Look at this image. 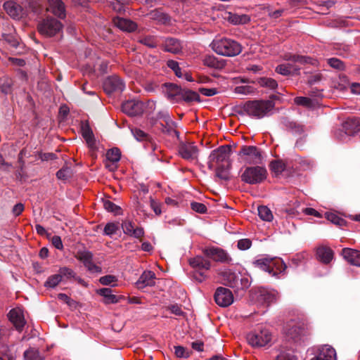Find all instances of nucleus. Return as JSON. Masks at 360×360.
Masks as SVG:
<instances>
[{"instance_id": "11", "label": "nucleus", "mask_w": 360, "mask_h": 360, "mask_svg": "<svg viewBox=\"0 0 360 360\" xmlns=\"http://www.w3.org/2000/svg\"><path fill=\"white\" fill-rule=\"evenodd\" d=\"M231 148L230 146L226 145L219 147L217 149L212 151L209 156L211 161H214L218 165L229 163V159L231 155Z\"/></svg>"}, {"instance_id": "55", "label": "nucleus", "mask_w": 360, "mask_h": 360, "mask_svg": "<svg viewBox=\"0 0 360 360\" xmlns=\"http://www.w3.org/2000/svg\"><path fill=\"white\" fill-rule=\"evenodd\" d=\"M77 259L84 264L93 259V254L89 250H82L77 252Z\"/></svg>"}, {"instance_id": "41", "label": "nucleus", "mask_w": 360, "mask_h": 360, "mask_svg": "<svg viewBox=\"0 0 360 360\" xmlns=\"http://www.w3.org/2000/svg\"><path fill=\"white\" fill-rule=\"evenodd\" d=\"M181 98L186 102L200 101L199 94L191 90H182Z\"/></svg>"}, {"instance_id": "33", "label": "nucleus", "mask_w": 360, "mask_h": 360, "mask_svg": "<svg viewBox=\"0 0 360 360\" xmlns=\"http://www.w3.org/2000/svg\"><path fill=\"white\" fill-rule=\"evenodd\" d=\"M115 25L120 30L132 32L136 30V24L129 19L118 18L115 20Z\"/></svg>"}, {"instance_id": "63", "label": "nucleus", "mask_w": 360, "mask_h": 360, "mask_svg": "<svg viewBox=\"0 0 360 360\" xmlns=\"http://www.w3.org/2000/svg\"><path fill=\"white\" fill-rule=\"evenodd\" d=\"M124 233L130 236L133 230L135 229L133 223L129 220H125L122 224Z\"/></svg>"}, {"instance_id": "42", "label": "nucleus", "mask_w": 360, "mask_h": 360, "mask_svg": "<svg viewBox=\"0 0 360 360\" xmlns=\"http://www.w3.org/2000/svg\"><path fill=\"white\" fill-rule=\"evenodd\" d=\"M120 157V150L117 148L110 149L106 153V158L108 162H118Z\"/></svg>"}, {"instance_id": "19", "label": "nucleus", "mask_w": 360, "mask_h": 360, "mask_svg": "<svg viewBox=\"0 0 360 360\" xmlns=\"http://www.w3.org/2000/svg\"><path fill=\"white\" fill-rule=\"evenodd\" d=\"M222 282L225 285L239 290V276L230 269H224L221 273Z\"/></svg>"}, {"instance_id": "39", "label": "nucleus", "mask_w": 360, "mask_h": 360, "mask_svg": "<svg viewBox=\"0 0 360 360\" xmlns=\"http://www.w3.org/2000/svg\"><path fill=\"white\" fill-rule=\"evenodd\" d=\"M258 215L263 221H271L274 217L271 210L264 205L258 207Z\"/></svg>"}, {"instance_id": "64", "label": "nucleus", "mask_w": 360, "mask_h": 360, "mask_svg": "<svg viewBox=\"0 0 360 360\" xmlns=\"http://www.w3.org/2000/svg\"><path fill=\"white\" fill-rule=\"evenodd\" d=\"M84 265L89 271H91L92 273L101 272V268L94 263L93 259H91V260H89Z\"/></svg>"}, {"instance_id": "17", "label": "nucleus", "mask_w": 360, "mask_h": 360, "mask_svg": "<svg viewBox=\"0 0 360 360\" xmlns=\"http://www.w3.org/2000/svg\"><path fill=\"white\" fill-rule=\"evenodd\" d=\"M47 11L51 13L58 18L64 19L66 16V11L62 0H47Z\"/></svg>"}, {"instance_id": "23", "label": "nucleus", "mask_w": 360, "mask_h": 360, "mask_svg": "<svg viewBox=\"0 0 360 360\" xmlns=\"http://www.w3.org/2000/svg\"><path fill=\"white\" fill-rule=\"evenodd\" d=\"M1 39L6 41L11 46L17 48L19 45V39L16 35L13 26L7 25L4 32L1 33Z\"/></svg>"}, {"instance_id": "44", "label": "nucleus", "mask_w": 360, "mask_h": 360, "mask_svg": "<svg viewBox=\"0 0 360 360\" xmlns=\"http://www.w3.org/2000/svg\"><path fill=\"white\" fill-rule=\"evenodd\" d=\"M174 351L176 356L178 358L187 359L191 354V351L180 345L174 346Z\"/></svg>"}, {"instance_id": "21", "label": "nucleus", "mask_w": 360, "mask_h": 360, "mask_svg": "<svg viewBox=\"0 0 360 360\" xmlns=\"http://www.w3.org/2000/svg\"><path fill=\"white\" fill-rule=\"evenodd\" d=\"M4 8L15 20L20 19L24 15L22 7L12 1L5 2L4 4Z\"/></svg>"}, {"instance_id": "8", "label": "nucleus", "mask_w": 360, "mask_h": 360, "mask_svg": "<svg viewBox=\"0 0 360 360\" xmlns=\"http://www.w3.org/2000/svg\"><path fill=\"white\" fill-rule=\"evenodd\" d=\"M238 155L239 159L249 164H259L262 161L261 152L254 146H243Z\"/></svg>"}, {"instance_id": "51", "label": "nucleus", "mask_w": 360, "mask_h": 360, "mask_svg": "<svg viewBox=\"0 0 360 360\" xmlns=\"http://www.w3.org/2000/svg\"><path fill=\"white\" fill-rule=\"evenodd\" d=\"M167 65L168 68L174 71L175 75L179 78L182 77L183 75L181 72V70L179 67V63L174 60H169L167 62Z\"/></svg>"}, {"instance_id": "25", "label": "nucleus", "mask_w": 360, "mask_h": 360, "mask_svg": "<svg viewBox=\"0 0 360 360\" xmlns=\"http://www.w3.org/2000/svg\"><path fill=\"white\" fill-rule=\"evenodd\" d=\"M345 134L352 136L360 131V122L356 117L347 118L342 124Z\"/></svg>"}, {"instance_id": "45", "label": "nucleus", "mask_w": 360, "mask_h": 360, "mask_svg": "<svg viewBox=\"0 0 360 360\" xmlns=\"http://www.w3.org/2000/svg\"><path fill=\"white\" fill-rule=\"evenodd\" d=\"M294 102L295 104L301 106H304L306 108H311L313 107V101L308 98L304 96H297L295 97L294 99Z\"/></svg>"}, {"instance_id": "10", "label": "nucleus", "mask_w": 360, "mask_h": 360, "mask_svg": "<svg viewBox=\"0 0 360 360\" xmlns=\"http://www.w3.org/2000/svg\"><path fill=\"white\" fill-rule=\"evenodd\" d=\"M179 155L188 161H195L198 159L199 150L194 143L181 142L178 147Z\"/></svg>"}, {"instance_id": "15", "label": "nucleus", "mask_w": 360, "mask_h": 360, "mask_svg": "<svg viewBox=\"0 0 360 360\" xmlns=\"http://www.w3.org/2000/svg\"><path fill=\"white\" fill-rule=\"evenodd\" d=\"M122 111L129 116L140 115L143 112V105L135 100L127 101L122 105Z\"/></svg>"}, {"instance_id": "9", "label": "nucleus", "mask_w": 360, "mask_h": 360, "mask_svg": "<svg viewBox=\"0 0 360 360\" xmlns=\"http://www.w3.org/2000/svg\"><path fill=\"white\" fill-rule=\"evenodd\" d=\"M62 24L58 20L49 17L38 25L39 32L46 37H52L58 33L62 29Z\"/></svg>"}, {"instance_id": "53", "label": "nucleus", "mask_w": 360, "mask_h": 360, "mask_svg": "<svg viewBox=\"0 0 360 360\" xmlns=\"http://www.w3.org/2000/svg\"><path fill=\"white\" fill-rule=\"evenodd\" d=\"M326 219L334 224L338 226H343L345 224V221L334 213H326Z\"/></svg>"}, {"instance_id": "28", "label": "nucleus", "mask_w": 360, "mask_h": 360, "mask_svg": "<svg viewBox=\"0 0 360 360\" xmlns=\"http://www.w3.org/2000/svg\"><path fill=\"white\" fill-rule=\"evenodd\" d=\"M281 124L286 130L295 135H301L304 131L303 125L294 122L288 117H283L281 120Z\"/></svg>"}, {"instance_id": "57", "label": "nucleus", "mask_w": 360, "mask_h": 360, "mask_svg": "<svg viewBox=\"0 0 360 360\" xmlns=\"http://www.w3.org/2000/svg\"><path fill=\"white\" fill-rule=\"evenodd\" d=\"M234 92L240 95H249L254 92L253 87L251 86H238L235 88Z\"/></svg>"}, {"instance_id": "49", "label": "nucleus", "mask_w": 360, "mask_h": 360, "mask_svg": "<svg viewBox=\"0 0 360 360\" xmlns=\"http://www.w3.org/2000/svg\"><path fill=\"white\" fill-rule=\"evenodd\" d=\"M271 169L272 172L278 174L281 173L285 168V165L282 160H274L271 162Z\"/></svg>"}, {"instance_id": "48", "label": "nucleus", "mask_w": 360, "mask_h": 360, "mask_svg": "<svg viewBox=\"0 0 360 360\" xmlns=\"http://www.w3.org/2000/svg\"><path fill=\"white\" fill-rule=\"evenodd\" d=\"M328 64L333 68L338 70H345V65L344 63L337 58H330L327 59Z\"/></svg>"}, {"instance_id": "4", "label": "nucleus", "mask_w": 360, "mask_h": 360, "mask_svg": "<svg viewBox=\"0 0 360 360\" xmlns=\"http://www.w3.org/2000/svg\"><path fill=\"white\" fill-rule=\"evenodd\" d=\"M210 46L217 54L227 57L238 56L242 51V46L238 42L226 37L214 39Z\"/></svg>"}, {"instance_id": "43", "label": "nucleus", "mask_w": 360, "mask_h": 360, "mask_svg": "<svg viewBox=\"0 0 360 360\" xmlns=\"http://www.w3.org/2000/svg\"><path fill=\"white\" fill-rule=\"evenodd\" d=\"M62 281L61 275L59 274L50 276L44 283L48 288H53Z\"/></svg>"}, {"instance_id": "26", "label": "nucleus", "mask_w": 360, "mask_h": 360, "mask_svg": "<svg viewBox=\"0 0 360 360\" xmlns=\"http://www.w3.org/2000/svg\"><path fill=\"white\" fill-rule=\"evenodd\" d=\"M224 18L233 25H245L250 21V18L248 15L232 12H226Z\"/></svg>"}, {"instance_id": "6", "label": "nucleus", "mask_w": 360, "mask_h": 360, "mask_svg": "<svg viewBox=\"0 0 360 360\" xmlns=\"http://www.w3.org/2000/svg\"><path fill=\"white\" fill-rule=\"evenodd\" d=\"M266 169L262 167H248L242 173L241 181L248 184H258L266 178Z\"/></svg>"}, {"instance_id": "61", "label": "nucleus", "mask_w": 360, "mask_h": 360, "mask_svg": "<svg viewBox=\"0 0 360 360\" xmlns=\"http://www.w3.org/2000/svg\"><path fill=\"white\" fill-rule=\"evenodd\" d=\"M191 207L198 213L204 214L207 212V207L201 202H193L191 203Z\"/></svg>"}, {"instance_id": "2", "label": "nucleus", "mask_w": 360, "mask_h": 360, "mask_svg": "<svg viewBox=\"0 0 360 360\" xmlns=\"http://www.w3.org/2000/svg\"><path fill=\"white\" fill-rule=\"evenodd\" d=\"M285 338L296 345H301L309 340V332L307 326L298 320H290L284 327Z\"/></svg>"}, {"instance_id": "52", "label": "nucleus", "mask_w": 360, "mask_h": 360, "mask_svg": "<svg viewBox=\"0 0 360 360\" xmlns=\"http://www.w3.org/2000/svg\"><path fill=\"white\" fill-rule=\"evenodd\" d=\"M165 118L167 119V124L169 126L167 129H166V131L171 136L174 135L177 138L179 136V132L173 128L175 126V122L170 120L169 115L168 113L166 114Z\"/></svg>"}, {"instance_id": "40", "label": "nucleus", "mask_w": 360, "mask_h": 360, "mask_svg": "<svg viewBox=\"0 0 360 360\" xmlns=\"http://www.w3.org/2000/svg\"><path fill=\"white\" fill-rule=\"evenodd\" d=\"M25 360H44V356L40 354L38 349L30 348L24 352Z\"/></svg>"}, {"instance_id": "32", "label": "nucleus", "mask_w": 360, "mask_h": 360, "mask_svg": "<svg viewBox=\"0 0 360 360\" xmlns=\"http://www.w3.org/2000/svg\"><path fill=\"white\" fill-rule=\"evenodd\" d=\"M163 49L165 51L172 53H178L182 46L180 41L174 38H166L164 41Z\"/></svg>"}, {"instance_id": "56", "label": "nucleus", "mask_w": 360, "mask_h": 360, "mask_svg": "<svg viewBox=\"0 0 360 360\" xmlns=\"http://www.w3.org/2000/svg\"><path fill=\"white\" fill-rule=\"evenodd\" d=\"M103 207L108 212L118 214L120 212V207L110 200H105L103 202Z\"/></svg>"}, {"instance_id": "3", "label": "nucleus", "mask_w": 360, "mask_h": 360, "mask_svg": "<svg viewBox=\"0 0 360 360\" xmlns=\"http://www.w3.org/2000/svg\"><path fill=\"white\" fill-rule=\"evenodd\" d=\"M285 59L290 62L278 65L275 71L279 75L283 76H295L300 75V68L299 64H314L315 60L310 57L300 55L285 56Z\"/></svg>"}, {"instance_id": "34", "label": "nucleus", "mask_w": 360, "mask_h": 360, "mask_svg": "<svg viewBox=\"0 0 360 360\" xmlns=\"http://www.w3.org/2000/svg\"><path fill=\"white\" fill-rule=\"evenodd\" d=\"M316 255L321 262L328 264L333 259V252L329 248L320 247L316 250Z\"/></svg>"}, {"instance_id": "12", "label": "nucleus", "mask_w": 360, "mask_h": 360, "mask_svg": "<svg viewBox=\"0 0 360 360\" xmlns=\"http://www.w3.org/2000/svg\"><path fill=\"white\" fill-rule=\"evenodd\" d=\"M214 301L219 307H227L233 302L232 292L226 288L219 287L214 295Z\"/></svg>"}, {"instance_id": "27", "label": "nucleus", "mask_w": 360, "mask_h": 360, "mask_svg": "<svg viewBox=\"0 0 360 360\" xmlns=\"http://www.w3.org/2000/svg\"><path fill=\"white\" fill-rule=\"evenodd\" d=\"M9 320L13 323L15 327L21 330L25 324L22 312L19 309H11L8 314Z\"/></svg>"}, {"instance_id": "46", "label": "nucleus", "mask_w": 360, "mask_h": 360, "mask_svg": "<svg viewBox=\"0 0 360 360\" xmlns=\"http://www.w3.org/2000/svg\"><path fill=\"white\" fill-rule=\"evenodd\" d=\"M286 12L287 10L283 8H281L276 10H274L270 7L267 8L268 16L274 20H276L280 17L283 16Z\"/></svg>"}, {"instance_id": "62", "label": "nucleus", "mask_w": 360, "mask_h": 360, "mask_svg": "<svg viewBox=\"0 0 360 360\" xmlns=\"http://www.w3.org/2000/svg\"><path fill=\"white\" fill-rule=\"evenodd\" d=\"M276 360H297V358L290 352L282 351L278 354Z\"/></svg>"}, {"instance_id": "5", "label": "nucleus", "mask_w": 360, "mask_h": 360, "mask_svg": "<svg viewBox=\"0 0 360 360\" xmlns=\"http://www.w3.org/2000/svg\"><path fill=\"white\" fill-rule=\"evenodd\" d=\"M256 267L266 271L271 276L279 278V275L284 274L287 268L286 264L281 258L264 256L253 262Z\"/></svg>"}, {"instance_id": "35", "label": "nucleus", "mask_w": 360, "mask_h": 360, "mask_svg": "<svg viewBox=\"0 0 360 360\" xmlns=\"http://www.w3.org/2000/svg\"><path fill=\"white\" fill-rule=\"evenodd\" d=\"M138 41L148 48L154 49L159 45L160 38L155 35L147 34L141 36Z\"/></svg>"}, {"instance_id": "38", "label": "nucleus", "mask_w": 360, "mask_h": 360, "mask_svg": "<svg viewBox=\"0 0 360 360\" xmlns=\"http://www.w3.org/2000/svg\"><path fill=\"white\" fill-rule=\"evenodd\" d=\"M229 163L221 165H218L215 169L216 176L221 180L229 181L231 178L230 176V166Z\"/></svg>"}, {"instance_id": "60", "label": "nucleus", "mask_w": 360, "mask_h": 360, "mask_svg": "<svg viewBox=\"0 0 360 360\" xmlns=\"http://www.w3.org/2000/svg\"><path fill=\"white\" fill-rule=\"evenodd\" d=\"M117 281V277L113 275H106L101 276L99 278V282L103 285H111L112 283H115Z\"/></svg>"}, {"instance_id": "1", "label": "nucleus", "mask_w": 360, "mask_h": 360, "mask_svg": "<svg viewBox=\"0 0 360 360\" xmlns=\"http://www.w3.org/2000/svg\"><path fill=\"white\" fill-rule=\"evenodd\" d=\"M274 103L269 100H255L247 101L240 108L241 113L255 119H262L271 115Z\"/></svg>"}, {"instance_id": "7", "label": "nucleus", "mask_w": 360, "mask_h": 360, "mask_svg": "<svg viewBox=\"0 0 360 360\" xmlns=\"http://www.w3.org/2000/svg\"><path fill=\"white\" fill-rule=\"evenodd\" d=\"M248 343L255 347H262L271 340V334L267 329L255 330L247 336Z\"/></svg>"}, {"instance_id": "29", "label": "nucleus", "mask_w": 360, "mask_h": 360, "mask_svg": "<svg viewBox=\"0 0 360 360\" xmlns=\"http://www.w3.org/2000/svg\"><path fill=\"white\" fill-rule=\"evenodd\" d=\"M131 131L134 137L137 141L147 142V143H146L147 145L146 146V147H147V148L150 147L153 150H156V148H157L156 145L152 141L150 136L148 134H146L145 131H143L139 129H137V128L131 129Z\"/></svg>"}, {"instance_id": "16", "label": "nucleus", "mask_w": 360, "mask_h": 360, "mask_svg": "<svg viewBox=\"0 0 360 360\" xmlns=\"http://www.w3.org/2000/svg\"><path fill=\"white\" fill-rule=\"evenodd\" d=\"M277 292L266 288H260L257 292V301L259 304L269 306L276 300Z\"/></svg>"}, {"instance_id": "24", "label": "nucleus", "mask_w": 360, "mask_h": 360, "mask_svg": "<svg viewBox=\"0 0 360 360\" xmlns=\"http://www.w3.org/2000/svg\"><path fill=\"white\" fill-rule=\"evenodd\" d=\"M155 274L151 271H144L139 280L136 281V285L138 288H143L146 286H153L155 284Z\"/></svg>"}, {"instance_id": "47", "label": "nucleus", "mask_w": 360, "mask_h": 360, "mask_svg": "<svg viewBox=\"0 0 360 360\" xmlns=\"http://www.w3.org/2000/svg\"><path fill=\"white\" fill-rule=\"evenodd\" d=\"M204 64L210 68H220L222 65L214 56H207L204 59Z\"/></svg>"}, {"instance_id": "36", "label": "nucleus", "mask_w": 360, "mask_h": 360, "mask_svg": "<svg viewBox=\"0 0 360 360\" xmlns=\"http://www.w3.org/2000/svg\"><path fill=\"white\" fill-rule=\"evenodd\" d=\"M98 293L105 298V303L106 304L117 303L122 299V297H117L113 295L110 288H101L99 290Z\"/></svg>"}, {"instance_id": "59", "label": "nucleus", "mask_w": 360, "mask_h": 360, "mask_svg": "<svg viewBox=\"0 0 360 360\" xmlns=\"http://www.w3.org/2000/svg\"><path fill=\"white\" fill-rule=\"evenodd\" d=\"M150 15L152 18H154L163 24L167 23L169 20L168 15L159 11H154L151 13Z\"/></svg>"}, {"instance_id": "14", "label": "nucleus", "mask_w": 360, "mask_h": 360, "mask_svg": "<svg viewBox=\"0 0 360 360\" xmlns=\"http://www.w3.org/2000/svg\"><path fill=\"white\" fill-rule=\"evenodd\" d=\"M103 89L107 94L122 92L125 89V83L118 76H110L105 80L103 83Z\"/></svg>"}, {"instance_id": "31", "label": "nucleus", "mask_w": 360, "mask_h": 360, "mask_svg": "<svg viewBox=\"0 0 360 360\" xmlns=\"http://www.w3.org/2000/svg\"><path fill=\"white\" fill-rule=\"evenodd\" d=\"M342 256L351 264L360 267V251L344 248L342 250Z\"/></svg>"}, {"instance_id": "50", "label": "nucleus", "mask_w": 360, "mask_h": 360, "mask_svg": "<svg viewBox=\"0 0 360 360\" xmlns=\"http://www.w3.org/2000/svg\"><path fill=\"white\" fill-rule=\"evenodd\" d=\"M119 229V226L117 224L110 222L108 223L104 227V234L108 236H112L115 234Z\"/></svg>"}, {"instance_id": "13", "label": "nucleus", "mask_w": 360, "mask_h": 360, "mask_svg": "<svg viewBox=\"0 0 360 360\" xmlns=\"http://www.w3.org/2000/svg\"><path fill=\"white\" fill-rule=\"evenodd\" d=\"M203 252L206 256L218 262L230 264L232 262V259L228 252L217 247L207 248Z\"/></svg>"}, {"instance_id": "58", "label": "nucleus", "mask_w": 360, "mask_h": 360, "mask_svg": "<svg viewBox=\"0 0 360 360\" xmlns=\"http://www.w3.org/2000/svg\"><path fill=\"white\" fill-rule=\"evenodd\" d=\"M59 274L61 275V278L63 277H65L67 278H75L76 277L75 271L66 266L60 268Z\"/></svg>"}, {"instance_id": "22", "label": "nucleus", "mask_w": 360, "mask_h": 360, "mask_svg": "<svg viewBox=\"0 0 360 360\" xmlns=\"http://www.w3.org/2000/svg\"><path fill=\"white\" fill-rule=\"evenodd\" d=\"M81 131L82 135L89 148L92 150H95L96 149V139L93 131L87 122L82 123Z\"/></svg>"}, {"instance_id": "18", "label": "nucleus", "mask_w": 360, "mask_h": 360, "mask_svg": "<svg viewBox=\"0 0 360 360\" xmlns=\"http://www.w3.org/2000/svg\"><path fill=\"white\" fill-rule=\"evenodd\" d=\"M336 352L333 347L328 345L320 346L317 354L310 360H336Z\"/></svg>"}, {"instance_id": "54", "label": "nucleus", "mask_w": 360, "mask_h": 360, "mask_svg": "<svg viewBox=\"0 0 360 360\" xmlns=\"http://www.w3.org/2000/svg\"><path fill=\"white\" fill-rule=\"evenodd\" d=\"M72 175L71 169L68 167H63L56 173V176L59 179L66 180Z\"/></svg>"}, {"instance_id": "37", "label": "nucleus", "mask_w": 360, "mask_h": 360, "mask_svg": "<svg viewBox=\"0 0 360 360\" xmlns=\"http://www.w3.org/2000/svg\"><path fill=\"white\" fill-rule=\"evenodd\" d=\"M257 82L261 87L266 88L269 90H276L278 86L277 81L271 77H259L257 79Z\"/></svg>"}, {"instance_id": "30", "label": "nucleus", "mask_w": 360, "mask_h": 360, "mask_svg": "<svg viewBox=\"0 0 360 360\" xmlns=\"http://www.w3.org/2000/svg\"><path fill=\"white\" fill-rule=\"evenodd\" d=\"M189 264L195 269V271L209 270L211 267V263L209 260L202 256H196L189 259Z\"/></svg>"}, {"instance_id": "20", "label": "nucleus", "mask_w": 360, "mask_h": 360, "mask_svg": "<svg viewBox=\"0 0 360 360\" xmlns=\"http://www.w3.org/2000/svg\"><path fill=\"white\" fill-rule=\"evenodd\" d=\"M165 96L172 102H176L181 98L182 89L177 85L172 83L164 85Z\"/></svg>"}]
</instances>
